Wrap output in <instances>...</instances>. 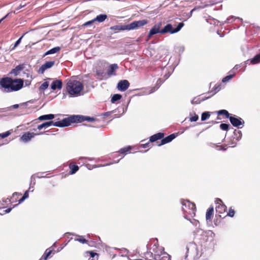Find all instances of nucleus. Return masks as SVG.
Segmentation results:
<instances>
[{"instance_id": "nucleus-42", "label": "nucleus", "mask_w": 260, "mask_h": 260, "mask_svg": "<svg viewBox=\"0 0 260 260\" xmlns=\"http://www.w3.org/2000/svg\"><path fill=\"white\" fill-rule=\"evenodd\" d=\"M157 252H155V253L153 255V258L155 260H161V258L162 256V254H161V250L160 251V253H156Z\"/></svg>"}, {"instance_id": "nucleus-7", "label": "nucleus", "mask_w": 260, "mask_h": 260, "mask_svg": "<svg viewBox=\"0 0 260 260\" xmlns=\"http://www.w3.org/2000/svg\"><path fill=\"white\" fill-rule=\"evenodd\" d=\"M148 23V21L146 19L133 21L132 23L127 24V30L139 29L147 24Z\"/></svg>"}, {"instance_id": "nucleus-6", "label": "nucleus", "mask_w": 260, "mask_h": 260, "mask_svg": "<svg viewBox=\"0 0 260 260\" xmlns=\"http://www.w3.org/2000/svg\"><path fill=\"white\" fill-rule=\"evenodd\" d=\"M184 25L183 22H180L177 25V27L174 28L171 24L168 23L161 29V34H165L167 33L173 34L178 32L183 27Z\"/></svg>"}, {"instance_id": "nucleus-55", "label": "nucleus", "mask_w": 260, "mask_h": 260, "mask_svg": "<svg viewBox=\"0 0 260 260\" xmlns=\"http://www.w3.org/2000/svg\"><path fill=\"white\" fill-rule=\"evenodd\" d=\"M11 210H12V208H9L7 209L4 211V214L9 213L11 212Z\"/></svg>"}, {"instance_id": "nucleus-8", "label": "nucleus", "mask_w": 260, "mask_h": 260, "mask_svg": "<svg viewBox=\"0 0 260 260\" xmlns=\"http://www.w3.org/2000/svg\"><path fill=\"white\" fill-rule=\"evenodd\" d=\"M162 22H159V23L155 24L152 28L150 30L149 34L147 36V40H149L152 36L157 34H161V29L160 27L162 25Z\"/></svg>"}, {"instance_id": "nucleus-9", "label": "nucleus", "mask_w": 260, "mask_h": 260, "mask_svg": "<svg viewBox=\"0 0 260 260\" xmlns=\"http://www.w3.org/2000/svg\"><path fill=\"white\" fill-rule=\"evenodd\" d=\"M231 124L235 127H240V125H243L244 121L241 118L236 116H231L229 119Z\"/></svg>"}, {"instance_id": "nucleus-56", "label": "nucleus", "mask_w": 260, "mask_h": 260, "mask_svg": "<svg viewBox=\"0 0 260 260\" xmlns=\"http://www.w3.org/2000/svg\"><path fill=\"white\" fill-rule=\"evenodd\" d=\"M217 147L218 148V150H226V148L225 147H222L221 146H217Z\"/></svg>"}, {"instance_id": "nucleus-64", "label": "nucleus", "mask_w": 260, "mask_h": 260, "mask_svg": "<svg viewBox=\"0 0 260 260\" xmlns=\"http://www.w3.org/2000/svg\"><path fill=\"white\" fill-rule=\"evenodd\" d=\"M160 248L158 250H155L154 249H153L154 254L155 253V252H157L156 253H160Z\"/></svg>"}, {"instance_id": "nucleus-58", "label": "nucleus", "mask_w": 260, "mask_h": 260, "mask_svg": "<svg viewBox=\"0 0 260 260\" xmlns=\"http://www.w3.org/2000/svg\"><path fill=\"white\" fill-rule=\"evenodd\" d=\"M149 145V143H146V144H142L143 148H146L147 147H148Z\"/></svg>"}, {"instance_id": "nucleus-29", "label": "nucleus", "mask_w": 260, "mask_h": 260, "mask_svg": "<svg viewBox=\"0 0 260 260\" xmlns=\"http://www.w3.org/2000/svg\"><path fill=\"white\" fill-rule=\"evenodd\" d=\"M122 98V96L120 94H114L111 100V102L112 103H115L117 101L120 100Z\"/></svg>"}, {"instance_id": "nucleus-4", "label": "nucleus", "mask_w": 260, "mask_h": 260, "mask_svg": "<svg viewBox=\"0 0 260 260\" xmlns=\"http://www.w3.org/2000/svg\"><path fill=\"white\" fill-rule=\"evenodd\" d=\"M182 209L184 213H188L191 216L195 215L196 206L194 203L188 200H184L182 201Z\"/></svg>"}, {"instance_id": "nucleus-19", "label": "nucleus", "mask_w": 260, "mask_h": 260, "mask_svg": "<svg viewBox=\"0 0 260 260\" xmlns=\"http://www.w3.org/2000/svg\"><path fill=\"white\" fill-rule=\"evenodd\" d=\"M118 68V65L116 63L112 64L110 66L107 71V74L108 76L115 75L114 72Z\"/></svg>"}, {"instance_id": "nucleus-22", "label": "nucleus", "mask_w": 260, "mask_h": 260, "mask_svg": "<svg viewBox=\"0 0 260 260\" xmlns=\"http://www.w3.org/2000/svg\"><path fill=\"white\" fill-rule=\"evenodd\" d=\"M54 123L55 122L53 121H47V122H44L43 123H42L40 125H39L37 127V128L39 130H41L43 128H46L50 126L51 125L54 126Z\"/></svg>"}, {"instance_id": "nucleus-30", "label": "nucleus", "mask_w": 260, "mask_h": 260, "mask_svg": "<svg viewBox=\"0 0 260 260\" xmlns=\"http://www.w3.org/2000/svg\"><path fill=\"white\" fill-rule=\"evenodd\" d=\"M23 74L26 75V77H27V78L30 77V80H25L24 82H25V86L30 85L31 84V80L32 79V75H30L29 73H26L25 72H23Z\"/></svg>"}, {"instance_id": "nucleus-31", "label": "nucleus", "mask_w": 260, "mask_h": 260, "mask_svg": "<svg viewBox=\"0 0 260 260\" xmlns=\"http://www.w3.org/2000/svg\"><path fill=\"white\" fill-rule=\"evenodd\" d=\"M184 217L187 219V220H189L190 221V222L195 226L196 227H199L200 226V223H199V221L198 220H196V219H193L192 220H191L190 219H188L187 217V215H186L185 214L184 215Z\"/></svg>"}, {"instance_id": "nucleus-27", "label": "nucleus", "mask_w": 260, "mask_h": 260, "mask_svg": "<svg viewBox=\"0 0 260 260\" xmlns=\"http://www.w3.org/2000/svg\"><path fill=\"white\" fill-rule=\"evenodd\" d=\"M60 50V47H54V48L49 50L48 51H47L45 53V55H49V54H53L56 53L57 52H58Z\"/></svg>"}, {"instance_id": "nucleus-2", "label": "nucleus", "mask_w": 260, "mask_h": 260, "mask_svg": "<svg viewBox=\"0 0 260 260\" xmlns=\"http://www.w3.org/2000/svg\"><path fill=\"white\" fill-rule=\"evenodd\" d=\"M66 88L71 96H78L80 95L83 85L79 81L70 79L67 82Z\"/></svg>"}, {"instance_id": "nucleus-11", "label": "nucleus", "mask_w": 260, "mask_h": 260, "mask_svg": "<svg viewBox=\"0 0 260 260\" xmlns=\"http://www.w3.org/2000/svg\"><path fill=\"white\" fill-rule=\"evenodd\" d=\"M25 66V64L23 63L17 66L14 69L11 71L9 73V75L14 77L20 75V72L24 70Z\"/></svg>"}, {"instance_id": "nucleus-21", "label": "nucleus", "mask_w": 260, "mask_h": 260, "mask_svg": "<svg viewBox=\"0 0 260 260\" xmlns=\"http://www.w3.org/2000/svg\"><path fill=\"white\" fill-rule=\"evenodd\" d=\"M131 149L132 148L129 146L121 148L118 151V152L120 153V155H122V156L119 160H118L117 161H115V163H117L120 159L123 158L124 156L126 155V154L131 150Z\"/></svg>"}, {"instance_id": "nucleus-50", "label": "nucleus", "mask_w": 260, "mask_h": 260, "mask_svg": "<svg viewBox=\"0 0 260 260\" xmlns=\"http://www.w3.org/2000/svg\"><path fill=\"white\" fill-rule=\"evenodd\" d=\"M19 107V104L13 105L12 106H10V107L7 108V109H6V111H8L9 110H10L11 108L17 109V108H18Z\"/></svg>"}, {"instance_id": "nucleus-38", "label": "nucleus", "mask_w": 260, "mask_h": 260, "mask_svg": "<svg viewBox=\"0 0 260 260\" xmlns=\"http://www.w3.org/2000/svg\"><path fill=\"white\" fill-rule=\"evenodd\" d=\"M70 168L71 170L70 171L71 174H75L79 170V167L77 165H72V166H70Z\"/></svg>"}, {"instance_id": "nucleus-52", "label": "nucleus", "mask_w": 260, "mask_h": 260, "mask_svg": "<svg viewBox=\"0 0 260 260\" xmlns=\"http://www.w3.org/2000/svg\"><path fill=\"white\" fill-rule=\"evenodd\" d=\"M24 6H25V5H22V4H20V5L19 6V7H18L17 8H16V9H15V11H14L13 12L14 13H15V14L17 13V11H18V10H20V9H21V8H23ZM12 12H10L9 13L10 14V13H12Z\"/></svg>"}, {"instance_id": "nucleus-34", "label": "nucleus", "mask_w": 260, "mask_h": 260, "mask_svg": "<svg viewBox=\"0 0 260 260\" xmlns=\"http://www.w3.org/2000/svg\"><path fill=\"white\" fill-rule=\"evenodd\" d=\"M94 22H95V21H94V20L93 19H92L91 20L88 21L86 22L85 23H83L82 25H81L80 27L82 29V28H84L85 27L90 26Z\"/></svg>"}, {"instance_id": "nucleus-36", "label": "nucleus", "mask_w": 260, "mask_h": 260, "mask_svg": "<svg viewBox=\"0 0 260 260\" xmlns=\"http://www.w3.org/2000/svg\"><path fill=\"white\" fill-rule=\"evenodd\" d=\"M210 116V113L209 112H204L201 115V120L205 121L207 120Z\"/></svg>"}, {"instance_id": "nucleus-47", "label": "nucleus", "mask_w": 260, "mask_h": 260, "mask_svg": "<svg viewBox=\"0 0 260 260\" xmlns=\"http://www.w3.org/2000/svg\"><path fill=\"white\" fill-rule=\"evenodd\" d=\"M199 119L198 115L195 114L194 116L191 117L190 118V121L191 122H195L197 121Z\"/></svg>"}, {"instance_id": "nucleus-28", "label": "nucleus", "mask_w": 260, "mask_h": 260, "mask_svg": "<svg viewBox=\"0 0 260 260\" xmlns=\"http://www.w3.org/2000/svg\"><path fill=\"white\" fill-rule=\"evenodd\" d=\"M217 113L219 115H224L225 117L229 119H230L232 116L226 110H220L217 112Z\"/></svg>"}, {"instance_id": "nucleus-54", "label": "nucleus", "mask_w": 260, "mask_h": 260, "mask_svg": "<svg viewBox=\"0 0 260 260\" xmlns=\"http://www.w3.org/2000/svg\"><path fill=\"white\" fill-rule=\"evenodd\" d=\"M28 191H29V190H26L25 191L24 193L23 194V197L25 199H26L27 198H28Z\"/></svg>"}, {"instance_id": "nucleus-23", "label": "nucleus", "mask_w": 260, "mask_h": 260, "mask_svg": "<svg viewBox=\"0 0 260 260\" xmlns=\"http://www.w3.org/2000/svg\"><path fill=\"white\" fill-rule=\"evenodd\" d=\"M54 118V115L52 114L41 115L39 117L38 119L40 121L52 120Z\"/></svg>"}, {"instance_id": "nucleus-45", "label": "nucleus", "mask_w": 260, "mask_h": 260, "mask_svg": "<svg viewBox=\"0 0 260 260\" xmlns=\"http://www.w3.org/2000/svg\"><path fill=\"white\" fill-rule=\"evenodd\" d=\"M24 34L14 44V47L12 49H14L15 48L17 47L21 43V40L22 38L23 37Z\"/></svg>"}, {"instance_id": "nucleus-39", "label": "nucleus", "mask_w": 260, "mask_h": 260, "mask_svg": "<svg viewBox=\"0 0 260 260\" xmlns=\"http://www.w3.org/2000/svg\"><path fill=\"white\" fill-rule=\"evenodd\" d=\"M234 76H235V74H231V75L225 76V77H224L222 79V82L225 83V82L229 81L230 80H231L232 78H233L234 77Z\"/></svg>"}, {"instance_id": "nucleus-18", "label": "nucleus", "mask_w": 260, "mask_h": 260, "mask_svg": "<svg viewBox=\"0 0 260 260\" xmlns=\"http://www.w3.org/2000/svg\"><path fill=\"white\" fill-rule=\"evenodd\" d=\"M110 29L114 31V32H117L121 30H127V26L126 25H116L110 27Z\"/></svg>"}, {"instance_id": "nucleus-20", "label": "nucleus", "mask_w": 260, "mask_h": 260, "mask_svg": "<svg viewBox=\"0 0 260 260\" xmlns=\"http://www.w3.org/2000/svg\"><path fill=\"white\" fill-rule=\"evenodd\" d=\"M164 137V133H158L156 134L153 135V136L150 137V142H154L158 140L161 139Z\"/></svg>"}, {"instance_id": "nucleus-46", "label": "nucleus", "mask_w": 260, "mask_h": 260, "mask_svg": "<svg viewBox=\"0 0 260 260\" xmlns=\"http://www.w3.org/2000/svg\"><path fill=\"white\" fill-rule=\"evenodd\" d=\"M201 100H200L199 98H194L192 101H191V104H198L200 103Z\"/></svg>"}, {"instance_id": "nucleus-24", "label": "nucleus", "mask_w": 260, "mask_h": 260, "mask_svg": "<svg viewBox=\"0 0 260 260\" xmlns=\"http://www.w3.org/2000/svg\"><path fill=\"white\" fill-rule=\"evenodd\" d=\"M107 18V15L106 14H100L94 18L95 22H98L99 23L104 22Z\"/></svg>"}, {"instance_id": "nucleus-37", "label": "nucleus", "mask_w": 260, "mask_h": 260, "mask_svg": "<svg viewBox=\"0 0 260 260\" xmlns=\"http://www.w3.org/2000/svg\"><path fill=\"white\" fill-rule=\"evenodd\" d=\"M49 86V82L48 81H45L42 83V84L39 87V90L40 91H44L46 90Z\"/></svg>"}, {"instance_id": "nucleus-16", "label": "nucleus", "mask_w": 260, "mask_h": 260, "mask_svg": "<svg viewBox=\"0 0 260 260\" xmlns=\"http://www.w3.org/2000/svg\"><path fill=\"white\" fill-rule=\"evenodd\" d=\"M77 122H82L84 121H87L88 122H92L95 120V118L89 116H82L77 115Z\"/></svg>"}, {"instance_id": "nucleus-33", "label": "nucleus", "mask_w": 260, "mask_h": 260, "mask_svg": "<svg viewBox=\"0 0 260 260\" xmlns=\"http://www.w3.org/2000/svg\"><path fill=\"white\" fill-rule=\"evenodd\" d=\"M251 62L252 64H256L260 62V53L256 55L253 58L251 59Z\"/></svg>"}, {"instance_id": "nucleus-41", "label": "nucleus", "mask_w": 260, "mask_h": 260, "mask_svg": "<svg viewBox=\"0 0 260 260\" xmlns=\"http://www.w3.org/2000/svg\"><path fill=\"white\" fill-rule=\"evenodd\" d=\"M230 124L226 123H221L220 125V128L223 131H228L229 129Z\"/></svg>"}, {"instance_id": "nucleus-59", "label": "nucleus", "mask_w": 260, "mask_h": 260, "mask_svg": "<svg viewBox=\"0 0 260 260\" xmlns=\"http://www.w3.org/2000/svg\"><path fill=\"white\" fill-rule=\"evenodd\" d=\"M25 199L22 197L19 200V204H20L22 203Z\"/></svg>"}, {"instance_id": "nucleus-57", "label": "nucleus", "mask_w": 260, "mask_h": 260, "mask_svg": "<svg viewBox=\"0 0 260 260\" xmlns=\"http://www.w3.org/2000/svg\"><path fill=\"white\" fill-rule=\"evenodd\" d=\"M9 14H10V13H8L5 16H4L1 19H0V23H1V22L2 21H3L4 19H5L9 15Z\"/></svg>"}, {"instance_id": "nucleus-63", "label": "nucleus", "mask_w": 260, "mask_h": 260, "mask_svg": "<svg viewBox=\"0 0 260 260\" xmlns=\"http://www.w3.org/2000/svg\"><path fill=\"white\" fill-rule=\"evenodd\" d=\"M240 68V66L238 65V64H237L236 65L234 68V70H238L239 68Z\"/></svg>"}, {"instance_id": "nucleus-32", "label": "nucleus", "mask_w": 260, "mask_h": 260, "mask_svg": "<svg viewBox=\"0 0 260 260\" xmlns=\"http://www.w3.org/2000/svg\"><path fill=\"white\" fill-rule=\"evenodd\" d=\"M236 19H240V18L239 17H235V16H230L229 17H228L226 19V20L225 21L222 22V24H224L225 23H232L233 21H234ZM241 19H240V20Z\"/></svg>"}, {"instance_id": "nucleus-62", "label": "nucleus", "mask_w": 260, "mask_h": 260, "mask_svg": "<svg viewBox=\"0 0 260 260\" xmlns=\"http://www.w3.org/2000/svg\"><path fill=\"white\" fill-rule=\"evenodd\" d=\"M162 83V81L160 79H159L157 81L156 85H158L159 84H160Z\"/></svg>"}, {"instance_id": "nucleus-35", "label": "nucleus", "mask_w": 260, "mask_h": 260, "mask_svg": "<svg viewBox=\"0 0 260 260\" xmlns=\"http://www.w3.org/2000/svg\"><path fill=\"white\" fill-rule=\"evenodd\" d=\"M220 90V85H216L214 86V90H212L210 92H208V94L211 93V96H213L216 93H217L218 91H219Z\"/></svg>"}, {"instance_id": "nucleus-12", "label": "nucleus", "mask_w": 260, "mask_h": 260, "mask_svg": "<svg viewBox=\"0 0 260 260\" xmlns=\"http://www.w3.org/2000/svg\"><path fill=\"white\" fill-rule=\"evenodd\" d=\"M129 86V83L126 80H120L117 84V88L120 91H125Z\"/></svg>"}, {"instance_id": "nucleus-13", "label": "nucleus", "mask_w": 260, "mask_h": 260, "mask_svg": "<svg viewBox=\"0 0 260 260\" xmlns=\"http://www.w3.org/2000/svg\"><path fill=\"white\" fill-rule=\"evenodd\" d=\"M55 64L54 61H47L45 63L42 65L39 70V72L40 73H43L47 69L51 68Z\"/></svg>"}, {"instance_id": "nucleus-17", "label": "nucleus", "mask_w": 260, "mask_h": 260, "mask_svg": "<svg viewBox=\"0 0 260 260\" xmlns=\"http://www.w3.org/2000/svg\"><path fill=\"white\" fill-rule=\"evenodd\" d=\"M62 87V82L60 80H55L51 84V88L55 90L56 89H61Z\"/></svg>"}, {"instance_id": "nucleus-1", "label": "nucleus", "mask_w": 260, "mask_h": 260, "mask_svg": "<svg viewBox=\"0 0 260 260\" xmlns=\"http://www.w3.org/2000/svg\"><path fill=\"white\" fill-rule=\"evenodd\" d=\"M24 84V80L21 78L12 79L11 77L3 78L0 80V85L4 89V91L10 92L18 91Z\"/></svg>"}, {"instance_id": "nucleus-43", "label": "nucleus", "mask_w": 260, "mask_h": 260, "mask_svg": "<svg viewBox=\"0 0 260 260\" xmlns=\"http://www.w3.org/2000/svg\"><path fill=\"white\" fill-rule=\"evenodd\" d=\"M52 252V250H49L48 251L47 250H46L45 253L44 254V260H46L49 255L51 254Z\"/></svg>"}, {"instance_id": "nucleus-26", "label": "nucleus", "mask_w": 260, "mask_h": 260, "mask_svg": "<svg viewBox=\"0 0 260 260\" xmlns=\"http://www.w3.org/2000/svg\"><path fill=\"white\" fill-rule=\"evenodd\" d=\"M161 254L163 255L161 258V260H171V256L164 251V248L162 247H161Z\"/></svg>"}, {"instance_id": "nucleus-49", "label": "nucleus", "mask_w": 260, "mask_h": 260, "mask_svg": "<svg viewBox=\"0 0 260 260\" xmlns=\"http://www.w3.org/2000/svg\"><path fill=\"white\" fill-rule=\"evenodd\" d=\"M159 88V86L157 87H152L149 91L147 92V94H150L155 91Z\"/></svg>"}, {"instance_id": "nucleus-14", "label": "nucleus", "mask_w": 260, "mask_h": 260, "mask_svg": "<svg viewBox=\"0 0 260 260\" xmlns=\"http://www.w3.org/2000/svg\"><path fill=\"white\" fill-rule=\"evenodd\" d=\"M37 134L34 133L27 132L23 134L21 137V140L24 142H27L30 141L32 138H33Z\"/></svg>"}, {"instance_id": "nucleus-60", "label": "nucleus", "mask_w": 260, "mask_h": 260, "mask_svg": "<svg viewBox=\"0 0 260 260\" xmlns=\"http://www.w3.org/2000/svg\"><path fill=\"white\" fill-rule=\"evenodd\" d=\"M7 108H0V113L4 112L6 111Z\"/></svg>"}, {"instance_id": "nucleus-44", "label": "nucleus", "mask_w": 260, "mask_h": 260, "mask_svg": "<svg viewBox=\"0 0 260 260\" xmlns=\"http://www.w3.org/2000/svg\"><path fill=\"white\" fill-rule=\"evenodd\" d=\"M10 134H11V133L10 132V131H7L5 133L0 134V138H3V139L5 138L8 137Z\"/></svg>"}, {"instance_id": "nucleus-40", "label": "nucleus", "mask_w": 260, "mask_h": 260, "mask_svg": "<svg viewBox=\"0 0 260 260\" xmlns=\"http://www.w3.org/2000/svg\"><path fill=\"white\" fill-rule=\"evenodd\" d=\"M79 237L78 238L75 239V240L78 241L82 244L87 243V241L84 239L82 236H78Z\"/></svg>"}, {"instance_id": "nucleus-10", "label": "nucleus", "mask_w": 260, "mask_h": 260, "mask_svg": "<svg viewBox=\"0 0 260 260\" xmlns=\"http://www.w3.org/2000/svg\"><path fill=\"white\" fill-rule=\"evenodd\" d=\"M215 203L216 204H218V205L215 208L216 211L219 214L224 213L226 210V207L224 204H223L221 200L217 198L216 199Z\"/></svg>"}, {"instance_id": "nucleus-3", "label": "nucleus", "mask_w": 260, "mask_h": 260, "mask_svg": "<svg viewBox=\"0 0 260 260\" xmlns=\"http://www.w3.org/2000/svg\"><path fill=\"white\" fill-rule=\"evenodd\" d=\"M210 231H204L200 228H197L193 232L194 239L199 241V243L202 245L208 240V234Z\"/></svg>"}, {"instance_id": "nucleus-5", "label": "nucleus", "mask_w": 260, "mask_h": 260, "mask_svg": "<svg viewBox=\"0 0 260 260\" xmlns=\"http://www.w3.org/2000/svg\"><path fill=\"white\" fill-rule=\"evenodd\" d=\"M54 126L63 127L68 126L71 125L72 123H77V116L75 115H71L67 118L63 119L61 121L54 122Z\"/></svg>"}, {"instance_id": "nucleus-53", "label": "nucleus", "mask_w": 260, "mask_h": 260, "mask_svg": "<svg viewBox=\"0 0 260 260\" xmlns=\"http://www.w3.org/2000/svg\"><path fill=\"white\" fill-rule=\"evenodd\" d=\"M103 73L101 71H100V70L96 71V75L99 77H101V79L103 77Z\"/></svg>"}, {"instance_id": "nucleus-25", "label": "nucleus", "mask_w": 260, "mask_h": 260, "mask_svg": "<svg viewBox=\"0 0 260 260\" xmlns=\"http://www.w3.org/2000/svg\"><path fill=\"white\" fill-rule=\"evenodd\" d=\"M213 207H211L208 208L206 212V220L208 221L209 220H210L211 218V217L213 216Z\"/></svg>"}, {"instance_id": "nucleus-61", "label": "nucleus", "mask_w": 260, "mask_h": 260, "mask_svg": "<svg viewBox=\"0 0 260 260\" xmlns=\"http://www.w3.org/2000/svg\"><path fill=\"white\" fill-rule=\"evenodd\" d=\"M211 96H211V95H209V96H208L204 97V98H203V99H202L201 101H204V100H207V99H209V98H210V97H211Z\"/></svg>"}, {"instance_id": "nucleus-48", "label": "nucleus", "mask_w": 260, "mask_h": 260, "mask_svg": "<svg viewBox=\"0 0 260 260\" xmlns=\"http://www.w3.org/2000/svg\"><path fill=\"white\" fill-rule=\"evenodd\" d=\"M235 215V211L232 209V208H230L229 209V213H228V215L230 217H233Z\"/></svg>"}, {"instance_id": "nucleus-15", "label": "nucleus", "mask_w": 260, "mask_h": 260, "mask_svg": "<svg viewBox=\"0 0 260 260\" xmlns=\"http://www.w3.org/2000/svg\"><path fill=\"white\" fill-rule=\"evenodd\" d=\"M176 137V135L175 134H171L165 138H162L161 140L160 144H158L159 146L165 145L167 143H168L171 142L173 139H174Z\"/></svg>"}, {"instance_id": "nucleus-51", "label": "nucleus", "mask_w": 260, "mask_h": 260, "mask_svg": "<svg viewBox=\"0 0 260 260\" xmlns=\"http://www.w3.org/2000/svg\"><path fill=\"white\" fill-rule=\"evenodd\" d=\"M87 252L90 254V257L92 258H94L95 256H99V254L93 251H87Z\"/></svg>"}]
</instances>
